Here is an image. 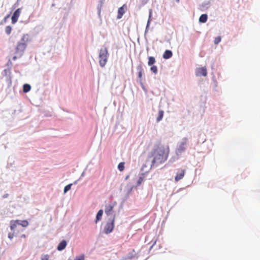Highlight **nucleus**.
I'll list each match as a JSON object with an SVG mask.
<instances>
[{
    "mask_svg": "<svg viewBox=\"0 0 260 260\" xmlns=\"http://www.w3.org/2000/svg\"><path fill=\"white\" fill-rule=\"evenodd\" d=\"M170 153V147L167 145H156L151 152L153 157L151 166H157L166 162Z\"/></svg>",
    "mask_w": 260,
    "mask_h": 260,
    "instance_id": "f257e3e1",
    "label": "nucleus"
},
{
    "mask_svg": "<svg viewBox=\"0 0 260 260\" xmlns=\"http://www.w3.org/2000/svg\"><path fill=\"white\" fill-rule=\"evenodd\" d=\"M31 89V86L29 84H25L23 86V91L24 93H27Z\"/></svg>",
    "mask_w": 260,
    "mask_h": 260,
    "instance_id": "f3484780",
    "label": "nucleus"
},
{
    "mask_svg": "<svg viewBox=\"0 0 260 260\" xmlns=\"http://www.w3.org/2000/svg\"><path fill=\"white\" fill-rule=\"evenodd\" d=\"M221 41V38L220 37H216L215 38V40H214V44H218V43H220Z\"/></svg>",
    "mask_w": 260,
    "mask_h": 260,
    "instance_id": "393cba45",
    "label": "nucleus"
},
{
    "mask_svg": "<svg viewBox=\"0 0 260 260\" xmlns=\"http://www.w3.org/2000/svg\"><path fill=\"white\" fill-rule=\"evenodd\" d=\"M8 196H9V194H8V193L5 194L4 195H3V198H7L8 197Z\"/></svg>",
    "mask_w": 260,
    "mask_h": 260,
    "instance_id": "c85d7f7f",
    "label": "nucleus"
},
{
    "mask_svg": "<svg viewBox=\"0 0 260 260\" xmlns=\"http://www.w3.org/2000/svg\"><path fill=\"white\" fill-rule=\"evenodd\" d=\"M115 215L112 219L110 222H108L105 224L104 229V232L105 234H109L112 232L114 227Z\"/></svg>",
    "mask_w": 260,
    "mask_h": 260,
    "instance_id": "39448f33",
    "label": "nucleus"
},
{
    "mask_svg": "<svg viewBox=\"0 0 260 260\" xmlns=\"http://www.w3.org/2000/svg\"><path fill=\"white\" fill-rule=\"evenodd\" d=\"M113 209V205L112 204L106 205L105 212L107 215L111 214Z\"/></svg>",
    "mask_w": 260,
    "mask_h": 260,
    "instance_id": "9b49d317",
    "label": "nucleus"
},
{
    "mask_svg": "<svg viewBox=\"0 0 260 260\" xmlns=\"http://www.w3.org/2000/svg\"><path fill=\"white\" fill-rule=\"evenodd\" d=\"M29 222L26 220H11L10 221V229L11 230L14 231L17 228L18 225H21L23 228H26L28 226Z\"/></svg>",
    "mask_w": 260,
    "mask_h": 260,
    "instance_id": "20e7f679",
    "label": "nucleus"
},
{
    "mask_svg": "<svg viewBox=\"0 0 260 260\" xmlns=\"http://www.w3.org/2000/svg\"><path fill=\"white\" fill-rule=\"evenodd\" d=\"M15 230L13 231V233H9L8 234V238L10 239H13L14 237Z\"/></svg>",
    "mask_w": 260,
    "mask_h": 260,
    "instance_id": "a878e982",
    "label": "nucleus"
},
{
    "mask_svg": "<svg viewBox=\"0 0 260 260\" xmlns=\"http://www.w3.org/2000/svg\"><path fill=\"white\" fill-rule=\"evenodd\" d=\"M138 77L139 79H141L143 76V70L142 69V67L141 66H139L138 67Z\"/></svg>",
    "mask_w": 260,
    "mask_h": 260,
    "instance_id": "6ab92c4d",
    "label": "nucleus"
},
{
    "mask_svg": "<svg viewBox=\"0 0 260 260\" xmlns=\"http://www.w3.org/2000/svg\"><path fill=\"white\" fill-rule=\"evenodd\" d=\"M208 15L206 14H202L200 17L199 21L201 22L205 23L207 21Z\"/></svg>",
    "mask_w": 260,
    "mask_h": 260,
    "instance_id": "dca6fc26",
    "label": "nucleus"
},
{
    "mask_svg": "<svg viewBox=\"0 0 260 260\" xmlns=\"http://www.w3.org/2000/svg\"><path fill=\"white\" fill-rule=\"evenodd\" d=\"M21 13V9H18L14 12L12 17V22L13 24L15 23L18 21V19L20 17Z\"/></svg>",
    "mask_w": 260,
    "mask_h": 260,
    "instance_id": "0eeeda50",
    "label": "nucleus"
},
{
    "mask_svg": "<svg viewBox=\"0 0 260 260\" xmlns=\"http://www.w3.org/2000/svg\"><path fill=\"white\" fill-rule=\"evenodd\" d=\"M103 215V210H100L96 216V220L95 222H97L98 221L101 220L102 215Z\"/></svg>",
    "mask_w": 260,
    "mask_h": 260,
    "instance_id": "2eb2a0df",
    "label": "nucleus"
},
{
    "mask_svg": "<svg viewBox=\"0 0 260 260\" xmlns=\"http://www.w3.org/2000/svg\"><path fill=\"white\" fill-rule=\"evenodd\" d=\"M187 142V139L186 138H184L182 140V142L180 144L177 149V152L179 153H181L184 152L186 149V145Z\"/></svg>",
    "mask_w": 260,
    "mask_h": 260,
    "instance_id": "423d86ee",
    "label": "nucleus"
},
{
    "mask_svg": "<svg viewBox=\"0 0 260 260\" xmlns=\"http://www.w3.org/2000/svg\"><path fill=\"white\" fill-rule=\"evenodd\" d=\"M72 185V184H68L67 185H66L64 187V193L68 192V191H69V190L71 189V187Z\"/></svg>",
    "mask_w": 260,
    "mask_h": 260,
    "instance_id": "4be33fe9",
    "label": "nucleus"
},
{
    "mask_svg": "<svg viewBox=\"0 0 260 260\" xmlns=\"http://www.w3.org/2000/svg\"><path fill=\"white\" fill-rule=\"evenodd\" d=\"M21 237L22 238H26V235H24V234H23V235H21Z\"/></svg>",
    "mask_w": 260,
    "mask_h": 260,
    "instance_id": "c756f323",
    "label": "nucleus"
},
{
    "mask_svg": "<svg viewBox=\"0 0 260 260\" xmlns=\"http://www.w3.org/2000/svg\"><path fill=\"white\" fill-rule=\"evenodd\" d=\"M155 61H156V60L154 57H149L148 65L149 66H151L154 64V63L155 62Z\"/></svg>",
    "mask_w": 260,
    "mask_h": 260,
    "instance_id": "a211bd4d",
    "label": "nucleus"
},
{
    "mask_svg": "<svg viewBox=\"0 0 260 260\" xmlns=\"http://www.w3.org/2000/svg\"><path fill=\"white\" fill-rule=\"evenodd\" d=\"M196 75L197 76H204L207 75V71L206 67H202L198 68L196 70Z\"/></svg>",
    "mask_w": 260,
    "mask_h": 260,
    "instance_id": "6e6552de",
    "label": "nucleus"
},
{
    "mask_svg": "<svg viewBox=\"0 0 260 260\" xmlns=\"http://www.w3.org/2000/svg\"><path fill=\"white\" fill-rule=\"evenodd\" d=\"M25 39L26 36H23L21 38V42L18 43L15 51L16 55L14 56L12 58L13 60H15L18 58L21 57L22 55L27 46Z\"/></svg>",
    "mask_w": 260,
    "mask_h": 260,
    "instance_id": "f03ea898",
    "label": "nucleus"
},
{
    "mask_svg": "<svg viewBox=\"0 0 260 260\" xmlns=\"http://www.w3.org/2000/svg\"><path fill=\"white\" fill-rule=\"evenodd\" d=\"M185 170L182 169L178 170L175 177V180L176 181H178L183 178L184 176Z\"/></svg>",
    "mask_w": 260,
    "mask_h": 260,
    "instance_id": "9d476101",
    "label": "nucleus"
},
{
    "mask_svg": "<svg viewBox=\"0 0 260 260\" xmlns=\"http://www.w3.org/2000/svg\"><path fill=\"white\" fill-rule=\"evenodd\" d=\"M164 115V112L162 110H159L158 113V116L156 117V121L158 122V121H160L162 119Z\"/></svg>",
    "mask_w": 260,
    "mask_h": 260,
    "instance_id": "4468645a",
    "label": "nucleus"
},
{
    "mask_svg": "<svg viewBox=\"0 0 260 260\" xmlns=\"http://www.w3.org/2000/svg\"><path fill=\"white\" fill-rule=\"evenodd\" d=\"M127 9V6L125 4L123 5L121 7H120L118 11V15L117 18L118 19H120L123 15L125 13V11Z\"/></svg>",
    "mask_w": 260,
    "mask_h": 260,
    "instance_id": "1a4fd4ad",
    "label": "nucleus"
},
{
    "mask_svg": "<svg viewBox=\"0 0 260 260\" xmlns=\"http://www.w3.org/2000/svg\"><path fill=\"white\" fill-rule=\"evenodd\" d=\"M173 56V53L171 50H167L163 54V58L165 59H169Z\"/></svg>",
    "mask_w": 260,
    "mask_h": 260,
    "instance_id": "ddd939ff",
    "label": "nucleus"
},
{
    "mask_svg": "<svg viewBox=\"0 0 260 260\" xmlns=\"http://www.w3.org/2000/svg\"><path fill=\"white\" fill-rule=\"evenodd\" d=\"M108 57V52L107 48H102L99 53V62L101 67H104L106 65L107 62Z\"/></svg>",
    "mask_w": 260,
    "mask_h": 260,
    "instance_id": "7ed1b4c3",
    "label": "nucleus"
},
{
    "mask_svg": "<svg viewBox=\"0 0 260 260\" xmlns=\"http://www.w3.org/2000/svg\"><path fill=\"white\" fill-rule=\"evenodd\" d=\"M11 31H12V27L11 26H10V25H8L5 28V32L6 34L9 35L11 34Z\"/></svg>",
    "mask_w": 260,
    "mask_h": 260,
    "instance_id": "412c9836",
    "label": "nucleus"
},
{
    "mask_svg": "<svg viewBox=\"0 0 260 260\" xmlns=\"http://www.w3.org/2000/svg\"><path fill=\"white\" fill-rule=\"evenodd\" d=\"M144 179L143 177H140L138 179V184H140L142 182H143Z\"/></svg>",
    "mask_w": 260,
    "mask_h": 260,
    "instance_id": "cd10ccee",
    "label": "nucleus"
},
{
    "mask_svg": "<svg viewBox=\"0 0 260 260\" xmlns=\"http://www.w3.org/2000/svg\"><path fill=\"white\" fill-rule=\"evenodd\" d=\"M74 260H85V257L83 255L76 257Z\"/></svg>",
    "mask_w": 260,
    "mask_h": 260,
    "instance_id": "bb28decb",
    "label": "nucleus"
},
{
    "mask_svg": "<svg viewBox=\"0 0 260 260\" xmlns=\"http://www.w3.org/2000/svg\"><path fill=\"white\" fill-rule=\"evenodd\" d=\"M41 260H49V256L48 254L42 255Z\"/></svg>",
    "mask_w": 260,
    "mask_h": 260,
    "instance_id": "5701e85b",
    "label": "nucleus"
},
{
    "mask_svg": "<svg viewBox=\"0 0 260 260\" xmlns=\"http://www.w3.org/2000/svg\"><path fill=\"white\" fill-rule=\"evenodd\" d=\"M150 70L154 74H156L157 72V69L156 66H152L150 68Z\"/></svg>",
    "mask_w": 260,
    "mask_h": 260,
    "instance_id": "b1692460",
    "label": "nucleus"
},
{
    "mask_svg": "<svg viewBox=\"0 0 260 260\" xmlns=\"http://www.w3.org/2000/svg\"><path fill=\"white\" fill-rule=\"evenodd\" d=\"M67 247V241L64 240H62L57 247V249L59 251L62 250Z\"/></svg>",
    "mask_w": 260,
    "mask_h": 260,
    "instance_id": "f8f14e48",
    "label": "nucleus"
},
{
    "mask_svg": "<svg viewBox=\"0 0 260 260\" xmlns=\"http://www.w3.org/2000/svg\"><path fill=\"white\" fill-rule=\"evenodd\" d=\"M118 169L120 171H123L124 169V163L120 162L118 166Z\"/></svg>",
    "mask_w": 260,
    "mask_h": 260,
    "instance_id": "aec40b11",
    "label": "nucleus"
}]
</instances>
